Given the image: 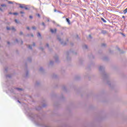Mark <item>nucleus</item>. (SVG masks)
Listing matches in <instances>:
<instances>
[{
    "label": "nucleus",
    "instance_id": "20e7f679",
    "mask_svg": "<svg viewBox=\"0 0 127 127\" xmlns=\"http://www.w3.org/2000/svg\"><path fill=\"white\" fill-rule=\"evenodd\" d=\"M54 59H55L56 62H57L58 61V56H56L54 57Z\"/></svg>",
    "mask_w": 127,
    "mask_h": 127
},
{
    "label": "nucleus",
    "instance_id": "393cba45",
    "mask_svg": "<svg viewBox=\"0 0 127 127\" xmlns=\"http://www.w3.org/2000/svg\"><path fill=\"white\" fill-rule=\"evenodd\" d=\"M8 3H13L12 1H9Z\"/></svg>",
    "mask_w": 127,
    "mask_h": 127
},
{
    "label": "nucleus",
    "instance_id": "f704fd0d",
    "mask_svg": "<svg viewBox=\"0 0 127 127\" xmlns=\"http://www.w3.org/2000/svg\"><path fill=\"white\" fill-rule=\"evenodd\" d=\"M48 21H49V19H47Z\"/></svg>",
    "mask_w": 127,
    "mask_h": 127
},
{
    "label": "nucleus",
    "instance_id": "2eb2a0df",
    "mask_svg": "<svg viewBox=\"0 0 127 127\" xmlns=\"http://www.w3.org/2000/svg\"><path fill=\"white\" fill-rule=\"evenodd\" d=\"M32 29L35 30L36 29V28L35 27H32Z\"/></svg>",
    "mask_w": 127,
    "mask_h": 127
},
{
    "label": "nucleus",
    "instance_id": "f3484780",
    "mask_svg": "<svg viewBox=\"0 0 127 127\" xmlns=\"http://www.w3.org/2000/svg\"><path fill=\"white\" fill-rule=\"evenodd\" d=\"M58 40H59V41H61V38L58 37Z\"/></svg>",
    "mask_w": 127,
    "mask_h": 127
},
{
    "label": "nucleus",
    "instance_id": "7c9ffc66",
    "mask_svg": "<svg viewBox=\"0 0 127 127\" xmlns=\"http://www.w3.org/2000/svg\"><path fill=\"white\" fill-rule=\"evenodd\" d=\"M33 46H35V44L33 43Z\"/></svg>",
    "mask_w": 127,
    "mask_h": 127
},
{
    "label": "nucleus",
    "instance_id": "6e6552de",
    "mask_svg": "<svg viewBox=\"0 0 127 127\" xmlns=\"http://www.w3.org/2000/svg\"><path fill=\"white\" fill-rule=\"evenodd\" d=\"M103 69H104V67L103 66H100L99 67V70L101 71L102 70H103Z\"/></svg>",
    "mask_w": 127,
    "mask_h": 127
},
{
    "label": "nucleus",
    "instance_id": "f8f14e48",
    "mask_svg": "<svg viewBox=\"0 0 127 127\" xmlns=\"http://www.w3.org/2000/svg\"><path fill=\"white\" fill-rule=\"evenodd\" d=\"M15 22H16V23H19V22L17 19L15 20Z\"/></svg>",
    "mask_w": 127,
    "mask_h": 127
},
{
    "label": "nucleus",
    "instance_id": "2f4dec72",
    "mask_svg": "<svg viewBox=\"0 0 127 127\" xmlns=\"http://www.w3.org/2000/svg\"><path fill=\"white\" fill-rule=\"evenodd\" d=\"M16 42H18V41L17 40V39H16Z\"/></svg>",
    "mask_w": 127,
    "mask_h": 127
},
{
    "label": "nucleus",
    "instance_id": "ddd939ff",
    "mask_svg": "<svg viewBox=\"0 0 127 127\" xmlns=\"http://www.w3.org/2000/svg\"><path fill=\"white\" fill-rule=\"evenodd\" d=\"M28 48H29V49H32V47L31 46V45H29Z\"/></svg>",
    "mask_w": 127,
    "mask_h": 127
},
{
    "label": "nucleus",
    "instance_id": "a878e982",
    "mask_svg": "<svg viewBox=\"0 0 127 127\" xmlns=\"http://www.w3.org/2000/svg\"><path fill=\"white\" fill-rule=\"evenodd\" d=\"M46 46H47V47H49V45H48V44H46Z\"/></svg>",
    "mask_w": 127,
    "mask_h": 127
},
{
    "label": "nucleus",
    "instance_id": "e433bc0d",
    "mask_svg": "<svg viewBox=\"0 0 127 127\" xmlns=\"http://www.w3.org/2000/svg\"><path fill=\"white\" fill-rule=\"evenodd\" d=\"M18 102L19 103H20V102L19 101H18Z\"/></svg>",
    "mask_w": 127,
    "mask_h": 127
},
{
    "label": "nucleus",
    "instance_id": "9d476101",
    "mask_svg": "<svg viewBox=\"0 0 127 127\" xmlns=\"http://www.w3.org/2000/svg\"><path fill=\"white\" fill-rule=\"evenodd\" d=\"M101 19L102 21H103V22H107V21H106L104 18H102Z\"/></svg>",
    "mask_w": 127,
    "mask_h": 127
},
{
    "label": "nucleus",
    "instance_id": "5701e85b",
    "mask_svg": "<svg viewBox=\"0 0 127 127\" xmlns=\"http://www.w3.org/2000/svg\"><path fill=\"white\" fill-rule=\"evenodd\" d=\"M37 16H38V17H40V14H37Z\"/></svg>",
    "mask_w": 127,
    "mask_h": 127
},
{
    "label": "nucleus",
    "instance_id": "58836bf2",
    "mask_svg": "<svg viewBox=\"0 0 127 127\" xmlns=\"http://www.w3.org/2000/svg\"><path fill=\"white\" fill-rule=\"evenodd\" d=\"M41 49H42V50L43 49L42 48Z\"/></svg>",
    "mask_w": 127,
    "mask_h": 127
},
{
    "label": "nucleus",
    "instance_id": "72a5a7b5",
    "mask_svg": "<svg viewBox=\"0 0 127 127\" xmlns=\"http://www.w3.org/2000/svg\"><path fill=\"white\" fill-rule=\"evenodd\" d=\"M85 48H87V46L85 45Z\"/></svg>",
    "mask_w": 127,
    "mask_h": 127
},
{
    "label": "nucleus",
    "instance_id": "dca6fc26",
    "mask_svg": "<svg viewBox=\"0 0 127 127\" xmlns=\"http://www.w3.org/2000/svg\"><path fill=\"white\" fill-rule=\"evenodd\" d=\"M20 13H21V14H24V12H23V11H21L20 12Z\"/></svg>",
    "mask_w": 127,
    "mask_h": 127
},
{
    "label": "nucleus",
    "instance_id": "a211bd4d",
    "mask_svg": "<svg viewBox=\"0 0 127 127\" xmlns=\"http://www.w3.org/2000/svg\"><path fill=\"white\" fill-rule=\"evenodd\" d=\"M17 90L18 91H21V89H20V88H17Z\"/></svg>",
    "mask_w": 127,
    "mask_h": 127
},
{
    "label": "nucleus",
    "instance_id": "4468645a",
    "mask_svg": "<svg viewBox=\"0 0 127 127\" xmlns=\"http://www.w3.org/2000/svg\"><path fill=\"white\" fill-rule=\"evenodd\" d=\"M13 14H14V15H17L18 13H17V12H15V13H13Z\"/></svg>",
    "mask_w": 127,
    "mask_h": 127
},
{
    "label": "nucleus",
    "instance_id": "c9c22d12",
    "mask_svg": "<svg viewBox=\"0 0 127 127\" xmlns=\"http://www.w3.org/2000/svg\"><path fill=\"white\" fill-rule=\"evenodd\" d=\"M123 18H125V16H123Z\"/></svg>",
    "mask_w": 127,
    "mask_h": 127
},
{
    "label": "nucleus",
    "instance_id": "9b49d317",
    "mask_svg": "<svg viewBox=\"0 0 127 127\" xmlns=\"http://www.w3.org/2000/svg\"><path fill=\"white\" fill-rule=\"evenodd\" d=\"M37 35H38V37H41V35L40 34V33H38Z\"/></svg>",
    "mask_w": 127,
    "mask_h": 127
},
{
    "label": "nucleus",
    "instance_id": "cd10ccee",
    "mask_svg": "<svg viewBox=\"0 0 127 127\" xmlns=\"http://www.w3.org/2000/svg\"><path fill=\"white\" fill-rule=\"evenodd\" d=\"M42 25L44 26V25H45V24H44V23H42Z\"/></svg>",
    "mask_w": 127,
    "mask_h": 127
},
{
    "label": "nucleus",
    "instance_id": "1a4fd4ad",
    "mask_svg": "<svg viewBox=\"0 0 127 127\" xmlns=\"http://www.w3.org/2000/svg\"><path fill=\"white\" fill-rule=\"evenodd\" d=\"M124 12L125 14H126V13H127V8L124 10Z\"/></svg>",
    "mask_w": 127,
    "mask_h": 127
},
{
    "label": "nucleus",
    "instance_id": "7ed1b4c3",
    "mask_svg": "<svg viewBox=\"0 0 127 127\" xmlns=\"http://www.w3.org/2000/svg\"><path fill=\"white\" fill-rule=\"evenodd\" d=\"M56 31V29H55V30H53L52 29H51V32L52 33H54Z\"/></svg>",
    "mask_w": 127,
    "mask_h": 127
},
{
    "label": "nucleus",
    "instance_id": "bb28decb",
    "mask_svg": "<svg viewBox=\"0 0 127 127\" xmlns=\"http://www.w3.org/2000/svg\"><path fill=\"white\" fill-rule=\"evenodd\" d=\"M52 63H53V62L51 61V62H50V64H52Z\"/></svg>",
    "mask_w": 127,
    "mask_h": 127
},
{
    "label": "nucleus",
    "instance_id": "f257e3e1",
    "mask_svg": "<svg viewBox=\"0 0 127 127\" xmlns=\"http://www.w3.org/2000/svg\"><path fill=\"white\" fill-rule=\"evenodd\" d=\"M6 29L7 30H12V31H15V28L13 27H12L11 28L7 27Z\"/></svg>",
    "mask_w": 127,
    "mask_h": 127
},
{
    "label": "nucleus",
    "instance_id": "4c0bfd02",
    "mask_svg": "<svg viewBox=\"0 0 127 127\" xmlns=\"http://www.w3.org/2000/svg\"><path fill=\"white\" fill-rule=\"evenodd\" d=\"M55 11H56V10H55Z\"/></svg>",
    "mask_w": 127,
    "mask_h": 127
},
{
    "label": "nucleus",
    "instance_id": "aec40b11",
    "mask_svg": "<svg viewBox=\"0 0 127 127\" xmlns=\"http://www.w3.org/2000/svg\"><path fill=\"white\" fill-rule=\"evenodd\" d=\"M29 18H30L31 19H32V18H33L32 16H31V15L30 16H29Z\"/></svg>",
    "mask_w": 127,
    "mask_h": 127
},
{
    "label": "nucleus",
    "instance_id": "c756f323",
    "mask_svg": "<svg viewBox=\"0 0 127 127\" xmlns=\"http://www.w3.org/2000/svg\"><path fill=\"white\" fill-rule=\"evenodd\" d=\"M31 36H32V37H33V34H31Z\"/></svg>",
    "mask_w": 127,
    "mask_h": 127
},
{
    "label": "nucleus",
    "instance_id": "c85d7f7f",
    "mask_svg": "<svg viewBox=\"0 0 127 127\" xmlns=\"http://www.w3.org/2000/svg\"><path fill=\"white\" fill-rule=\"evenodd\" d=\"M106 45L105 44H102V46H105Z\"/></svg>",
    "mask_w": 127,
    "mask_h": 127
},
{
    "label": "nucleus",
    "instance_id": "b1692460",
    "mask_svg": "<svg viewBox=\"0 0 127 127\" xmlns=\"http://www.w3.org/2000/svg\"><path fill=\"white\" fill-rule=\"evenodd\" d=\"M27 29H28V30H29V29H30L29 27H27Z\"/></svg>",
    "mask_w": 127,
    "mask_h": 127
},
{
    "label": "nucleus",
    "instance_id": "6ab92c4d",
    "mask_svg": "<svg viewBox=\"0 0 127 127\" xmlns=\"http://www.w3.org/2000/svg\"><path fill=\"white\" fill-rule=\"evenodd\" d=\"M20 35H22V34H23V33L22 32H20Z\"/></svg>",
    "mask_w": 127,
    "mask_h": 127
},
{
    "label": "nucleus",
    "instance_id": "4be33fe9",
    "mask_svg": "<svg viewBox=\"0 0 127 127\" xmlns=\"http://www.w3.org/2000/svg\"><path fill=\"white\" fill-rule=\"evenodd\" d=\"M0 10L1 11H3V10H2V9H1V8H0Z\"/></svg>",
    "mask_w": 127,
    "mask_h": 127
},
{
    "label": "nucleus",
    "instance_id": "412c9836",
    "mask_svg": "<svg viewBox=\"0 0 127 127\" xmlns=\"http://www.w3.org/2000/svg\"><path fill=\"white\" fill-rule=\"evenodd\" d=\"M43 70V68L42 67H41L40 69V70L42 71Z\"/></svg>",
    "mask_w": 127,
    "mask_h": 127
},
{
    "label": "nucleus",
    "instance_id": "f03ea898",
    "mask_svg": "<svg viewBox=\"0 0 127 127\" xmlns=\"http://www.w3.org/2000/svg\"><path fill=\"white\" fill-rule=\"evenodd\" d=\"M24 6H25V5L24 4H20L19 7L21 8H24Z\"/></svg>",
    "mask_w": 127,
    "mask_h": 127
},
{
    "label": "nucleus",
    "instance_id": "473e14b6",
    "mask_svg": "<svg viewBox=\"0 0 127 127\" xmlns=\"http://www.w3.org/2000/svg\"><path fill=\"white\" fill-rule=\"evenodd\" d=\"M89 36L90 38H91V35H89Z\"/></svg>",
    "mask_w": 127,
    "mask_h": 127
},
{
    "label": "nucleus",
    "instance_id": "423d86ee",
    "mask_svg": "<svg viewBox=\"0 0 127 127\" xmlns=\"http://www.w3.org/2000/svg\"><path fill=\"white\" fill-rule=\"evenodd\" d=\"M24 8H25V9H26V10H28V9H29V8H28V7H27V6H25L24 7Z\"/></svg>",
    "mask_w": 127,
    "mask_h": 127
},
{
    "label": "nucleus",
    "instance_id": "0eeeda50",
    "mask_svg": "<svg viewBox=\"0 0 127 127\" xmlns=\"http://www.w3.org/2000/svg\"><path fill=\"white\" fill-rule=\"evenodd\" d=\"M1 6H2V7H6V5H5L4 4H1Z\"/></svg>",
    "mask_w": 127,
    "mask_h": 127
},
{
    "label": "nucleus",
    "instance_id": "39448f33",
    "mask_svg": "<svg viewBox=\"0 0 127 127\" xmlns=\"http://www.w3.org/2000/svg\"><path fill=\"white\" fill-rule=\"evenodd\" d=\"M66 21L68 23V24H71V23H70V20L69 19V18H66Z\"/></svg>",
    "mask_w": 127,
    "mask_h": 127
}]
</instances>
